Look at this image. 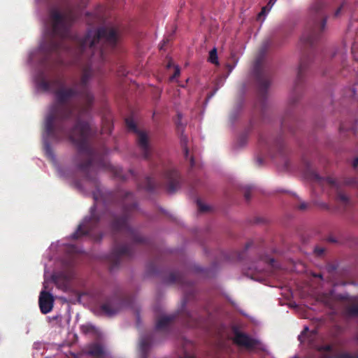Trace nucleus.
Returning a JSON list of instances; mask_svg holds the SVG:
<instances>
[{
    "mask_svg": "<svg viewBox=\"0 0 358 358\" xmlns=\"http://www.w3.org/2000/svg\"><path fill=\"white\" fill-rule=\"evenodd\" d=\"M119 38L115 29L111 27H104L90 30L80 42L83 50L89 49L94 57L103 55V45L114 46Z\"/></svg>",
    "mask_w": 358,
    "mask_h": 358,
    "instance_id": "nucleus-1",
    "label": "nucleus"
},
{
    "mask_svg": "<svg viewBox=\"0 0 358 358\" xmlns=\"http://www.w3.org/2000/svg\"><path fill=\"white\" fill-rule=\"evenodd\" d=\"M73 19L70 15H63L56 10L50 12V17L44 22L43 40H52L54 37L66 36Z\"/></svg>",
    "mask_w": 358,
    "mask_h": 358,
    "instance_id": "nucleus-2",
    "label": "nucleus"
},
{
    "mask_svg": "<svg viewBox=\"0 0 358 358\" xmlns=\"http://www.w3.org/2000/svg\"><path fill=\"white\" fill-rule=\"evenodd\" d=\"M64 108L61 106H52L50 108L45 120V132L43 134V141L44 144V150L47 157L56 166V159L51 149L50 138H55V135L53 130L55 119L57 117H62Z\"/></svg>",
    "mask_w": 358,
    "mask_h": 358,
    "instance_id": "nucleus-3",
    "label": "nucleus"
},
{
    "mask_svg": "<svg viewBox=\"0 0 358 358\" xmlns=\"http://www.w3.org/2000/svg\"><path fill=\"white\" fill-rule=\"evenodd\" d=\"M47 264L45 263V280L43 283V289L41 292L39 296V307L42 313L47 314L50 313L53 308L54 297L53 296L47 292L48 289L49 280L47 278Z\"/></svg>",
    "mask_w": 358,
    "mask_h": 358,
    "instance_id": "nucleus-4",
    "label": "nucleus"
},
{
    "mask_svg": "<svg viewBox=\"0 0 358 358\" xmlns=\"http://www.w3.org/2000/svg\"><path fill=\"white\" fill-rule=\"evenodd\" d=\"M126 124H127V126L128 128H129L130 129L133 130L134 131L138 133L137 141L138 143V145L141 147L142 150L144 152V153H143L144 157H147L148 148H149L147 134L144 132H140V131H137L135 122L132 119H131V118L127 119Z\"/></svg>",
    "mask_w": 358,
    "mask_h": 358,
    "instance_id": "nucleus-5",
    "label": "nucleus"
},
{
    "mask_svg": "<svg viewBox=\"0 0 358 358\" xmlns=\"http://www.w3.org/2000/svg\"><path fill=\"white\" fill-rule=\"evenodd\" d=\"M90 125L86 122L79 123L73 129L70 138L73 143L84 141L90 134Z\"/></svg>",
    "mask_w": 358,
    "mask_h": 358,
    "instance_id": "nucleus-6",
    "label": "nucleus"
},
{
    "mask_svg": "<svg viewBox=\"0 0 358 358\" xmlns=\"http://www.w3.org/2000/svg\"><path fill=\"white\" fill-rule=\"evenodd\" d=\"M234 341L237 345L243 346L248 349L255 348L259 343L257 340L253 339L246 334L239 332L237 329L234 331Z\"/></svg>",
    "mask_w": 358,
    "mask_h": 358,
    "instance_id": "nucleus-7",
    "label": "nucleus"
},
{
    "mask_svg": "<svg viewBox=\"0 0 358 358\" xmlns=\"http://www.w3.org/2000/svg\"><path fill=\"white\" fill-rule=\"evenodd\" d=\"M166 178L169 180V184L167 187L168 191L170 193H173L179 187L177 171L175 170H171L169 171L166 174Z\"/></svg>",
    "mask_w": 358,
    "mask_h": 358,
    "instance_id": "nucleus-8",
    "label": "nucleus"
},
{
    "mask_svg": "<svg viewBox=\"0 0 358 358\" xmlns=\"http://www.w3.org/2000/svg\"><path fill=\"white\" fill-rule=\"evenodd\" d=\"M86 353L96 358H102L106 354V351L103 346L94 344L89 347V350Z\"/></svg>",
    "mask_w": 358,
    "mask_h": 358,
    "instance_id": "nucleus-9",
    "label": "nucleus"
},
{
    "mask_svg": "<svg viewBox=\"0 0 358 358\" xmlns=\"http://www.w3.org/2000/svg\"><path fill=\"white\" fill-rule=\"evenodd\" d=\"M74 94V91L71 89H61L56 95L57 101L59 103H62L69 99Z\"/></svg>",
    "mask_w": 358,
    "mask_h": 358,
    "instance_id": "nucleus-10",
    "label": "nucleus"
},
{
    "mask_svg": "<svg viewBox=\"0 0 358 358\" xmlns=\"http://www.w3.org/2000/svg\"><path fill=\"white\" fill-rule=\"evenodd\" d=\"M91 220V218L85 217L83 222L78 227L77 231L71 235L73 238H78L81 234H84L85 231L83 229L86 227V224Z\"/></svg>",
    "mask_w": 358,
    "mask_h": 358,
    "instance_id": "nucleus-11",
    "label": "nucleus"
},
{
    "mask_svg": "<svg viewBox=\"0 0 358 358\" xmlns=\"http://www.w3.org/2000/svg\"><path fill=\"white\" fill-rule=\"evenodd\" d=\"M172 319L171 317H168L166 315H163L157 320L156 323V328L157 329H161L165 327L169 322V321Z\"/></svg>",
    "mask_w": 358,
    "mask_h": 358,
    "instance_id": "nucleus-12",
    "label": "nucleus"
},
{
    "mask_svg": "<svg viewBox=\"0 0 358 358\" xmlns=\"http://www.w3.org/2000/svg\"><path fill=\"white\" fill-rule=\"evenodd\" d=\"M101 310L103 312L109 317H111L115 315L117 312V309H115L111 307L110 304H104L101 306Z\"/></svg>",
    "mask_w": 358,
    "mask_h": 358,
    "instance_id": "nucleus-13",
    "label": "nucleus"
},
{
    "mask_svg": "<svg viewBox=\"0 0 358 358\" xmlns=\"http://www.w3.org/2000/svg\"><path fill=\"white\" fill-rule=\"evenodd\" d=\"M276 1L277 0H269L267 6L262 8L261 13H259V16H266L268 14V13L271 10V9L273 8Z\"/></svg>",
    "mask_w": 358,
    "mask_h": 358,
    "instance_id": "nucleus-14",
    "label": "nucleus"
},
{
    "mask_svg": "<svg viewBox=\"0 0 358 358\" xmlns=\"http://www.w3.org/2000/svg\"><path fill=\"white\" fill-rule=\"evenodd\" d=\"M209 61L211 63L215 64H218L217 50L215 48H214L213 50H211L209 52Z\"/></svg>",
    "mask_w": 358,
    "mask_h": 358,
    "instance_id": "nucleus-15",
    "label": "nucleus"
},
{
    "mask_svg": "<svg viewBox=\"0 0 358 358\" xmlns=\"http://www.w3.org/2000/svg\"><path fill=\"white\" fill-rule=\"evenodd\" d=\"M36 87L37 90L48 91L49 90L48 84L45 81L37 82L36 81Z\"/></svg>",
    "mask_w": 358,
    "mask_h": 358,
    "instance_id": "nucleus-16",
    "label": "nucleus"
},
{
    "mask_svg": "<svg viewBox=\"0 0 358 358\" xmlns=\"http://www.w3.org/2000/svg\"><path fill=\"white\" fill-rule=\"evenodd\" d=\"M196 203L199 210L201 212H207L210 209L209 206H208L206 203H203L201 200H197Z\"/></svg>",
    "mask_w": 358,
    "mask_h": 358,
    "instance_id": "nucleus-17",
    "label": "nucleus"
},
{
    "mask_svg": "<svg viewBox=\"0 0 358 358\" xmlns=\"http://www.w3.org/2000/svg\"><path fill=\"white\" fill-rule=\"evenodd\" d=\"M81 329L85 334H90L95 331V327L90 324L82 326Z\"/></svg>",
    "mask_w": 358,
    "mask_h": 358,
    "instance_id": "nucleus-18",
    "label": "nucleus"
},
{
    "mask_svg": "<svg viewBox=\"0 0 358 358\" xmlns=\"http://www.w3.org/2000/svg\"><path fill=\"white\" fill-rule=\"evenodd\" d=\"M322 7V3L320 1H316L313 3L310 7V9L313 12H317L320 10Z\"/></svg>",
    "mask_w": 358,
    "mask_h": 358,
    "instance_id": "nucleus-19",
    "label": "nucleus"
},
{
    "mask_svg": "<svg viewBox=\"0 0 358 358\" xmlns=\"http://www.w3.org/2000/svg\"><path fill=\"white\" fill-rule=\"evenodd\" d=\"M349 314L352 316L358 317V306H353L349 309Z\"/></svg>",
    "mask_w": 358,
    "mask_h": 358,
    "instance_id": "nucleus-20",
    "label": "nucleus"
},
{
    "mask_svg": "<svg viewBox=\"0 0 358 358\" xmlns=\"http://www.w3.org/2000/svg\"><path fill=\"white\" fill-rule=\"evenodd\" d=\"M55 47V45H52L51 44L50 46L48 47H46L45 45L44 44V42H41L40 43V46H39V50H50L52 49H53V48Z\"/></svg>",
    "mask_w": 358,
    "mask_h": 358,
    "instance_id": "nucleus-21",
    "label": "nucleus"
},
{
    "mask_svg": "<svg viewBox=\"0 0 358 358\" xmlns=\"http://www.w3.org/2000/svg\"><path fill=\"white\" fill-rule=\"evenodd\" d=\"M308 331V327H305L303 331L301 332V334L299 336V340L301 342H303V338L305 336V334Z\"/></svg>",
    "mask_w": 358,
    "mask_h": 358,
    "instance_id": "nucleus-22",
    "label": "nucleus"
},
{
    "mask_svg": "<svg viewBox=\"0 0 358 358\" xmlns=\"http://www.w3.org/2000/svg\"><path fill=\"white\" fill-rule=\"evenodd\" d=\"M327 358H352L351 356L345 354L338 355L334 357H327Z\"/></svg>",
    "mask_w": 358,
    "mask_h": 358,
    "instance_id": "nucleus-23",
    "label": "nucleus"
},
{
    "mask_svg": "<svg viewBox=\"0 0 358 358\" xmlns=\"http://www.w3.org/2000/svg\"><path fill=\"white\" fill-rule=\"evenodd\" d=\"M325 181L329 183V184H331V185H334L335 183V181L334 179L332 178H327L325 179Z\"/></svg>",
    "mask_w": 358,
    "mask_h": 358,
    "instance_id": "nucleus-24",
    "label": "nucleus"
},
{
    "mask_svg": "<svg viewBox=\"0 0 358 358\" xmlns=\"http://www.w3.org/2000/svg\"><path fill=\"white\" fill-rule=\"evenodd\" d=\"M139 347H140L141 350H142V351H145L146 349L145 345L143 341L141 342Z\"/></svg>",
    "mask_w": 358,
    "mask_h": 358,
    "instance_id": "nucleus-25",
    "label": "nucleus"
},
{
    "mask_svg": "<svg viewBox=\"0 0 358 358\" xmlns=\"http://www.w3.org/2000/svg\"><path fill=\"white\" fill-rule=\"evenodd\" d=\"M315 252L318 254V255H321L324 252V249L322 248H316L315 249Z\"/></svg>",
    "mask_w": 358,
    "mask_h": 358,
    "instance_id": "nucleus-26",
    "label": "nucleus"
},
{
    "mask_svg": "<svg viewBox=\"0 0 358 358\" xmlns=\"http://www.w3.org/2000/svg\"><path fill=\"white\" fill-rule=\"evenodd\" d=\"M339 198H340L341 200H342L343 201H345L348 200L347 196H345V195H343V194L339 195Z\"/></svg>",
    "mask_w": 358,
    "mask_h": 358,
    "instance_id": "nucleus-27",
    "label": "nucleus"
},
{
    "mask_svg": "<svg viewBox=\"0 0 358 358\" xmlns=\"http://www.w3.org/2000/svg\"><path fill=\"white\" fill-rule=\"evenodd\" d=\"M329 349H330V346H329V345H326V346H324V347H322V348H320L319 350H327V351H328Z\"/></svg>",
    "mask_w": 358,
    "mask_h": 358,
    "instance_id": "nucleus-28",
    "label": "nucleus"
},
{
    "mask_svg": "<svg viewBox=\"0 0 358 358\" xmlns=\"http://www.w3.org/2000/svg\"><path fill=\"white\" fill-rule=\"evenodd\" d=\"M52 280L55 283H58L59 282V277L53 276Z\"/></svg>",
    "mask_w": 358,
    "mask_h": 358,
    "instance_id": "nucleus-29",
    "label": "nucleus"
},
{
    "mask_svg": "<svg viewBox=\"0 0 358 358\" xmlns=\"http://www.w3.org/2000/svg\"><path fill=\"white\" fill-rule=\"evenodd\" d=\"M358 165V158H356L353 162V166L355 167Z\"/></svg>",
    "mask_w": 358,
    "mask_h": 358,
    "instance_id": "nucleus-30",
    "label": "nucleus"
},
{
    "mask_svg": "<svg viewBox=\"0 0 358 358\" xmlns=\"http://www.w3.org/2000/svg\"><path fill=\"white\" fill-rule=\"evenodd\" d=\"M56 248V245H55L54 243H52L50 247L49 248V250L51 251V250H55V248Z\"/></svg>",
    "mask_w": 358,
    "mask_h": 358,
    "instance_id": "nucleus-31",
    "label": "nucleus"
},
{
    "mask_svg": "<svg viewBox=\"0 0 358 358\" xmlns=\"http://www.w3.org/2000/svg\"><path fill=\"white\" fill-rule=\"evenodd\" d=\"M179 73H180V71H179L178 67L177 66L176 68V72H175V75L174 76H176L179 75Z\"/></svg>",
    "mask_w": 358,
    "mask_h": 358,
    "instance_id": "nucleus-32",
    "label": "nucleus"
},
{
    "mask_svg": "<svg viewBox=\"0 0 358 358\" xmlns=\"http://www.w3.org/2000/svg\"><path fill=\"white\" fill-rule=\"evenodd\" d=\"M306 208V205L305 203H301L300 206L301 209H305Z\"/></svg>",
    "mask_w": 358,
    "mask_h": 358,
    "instance_id": "nucleus-33",
    "label": "nucleus"
},
{
    "mask_svg": "<svg viewBox=\"0 0 358 358\" xmlns=\"http://www.w3.org/2000/svg\"><path fill=\"white\" fill-rule=\"evenodd\" d=\"M190 163H191L192 166H194V159L193 158L190 159Z\"/></svg>",
    "mask_w": 358,
    "mask_h": 358,
    "instance_id": "nucleus-34",
    "label": "nucleus"
},
{
    "mask_svg": "<svg viewBox=\"0 0 358 358\" xmlns=\"http://www.w3.org/2000/svg\"><path fill=\"white\" fill-rule=\"evenodd\" d=\"M57 171H58L59 174L62 176V173L60 169L59 168H57Z\"/></svg>",
    "mask_w": 358,
    "mask_h": 358,
    "instance_id": "nucleus-35",
    "label": "nucleus"
},
{
    "mask_svg": "<svg viewBox=\"0 0 358 358\" xmlns=\"http://www.w3.org/2000/svg\"><path fill=\"white\" fill-rule=\"evenodd\" d=\"M185 155H187V153H188V150L187 148L185 149Z\"/></svg>",
    "mask_w": 358,
    "mask_h": 358,
    "instance_id": "nucleus-36",
    "label": "nucleus"
},
{
    "mask_svg": "<svg viewBox=\"0 0 358 358\" xmlns=\"http://www.w3.org/2000/svg\"><path fill=\"white\" fill-rule=\"evenodd\" d=\"M316 276H317V277H318V278H322V275H321L320 274H319V275H317Z\"/></svg>",
    "mask_w": 358,
    "mask_h": 358,
    "instance_id": "nucleus-37",
    "label": "nucleus"
},
{
    "mask_svg": "<svg viewBox=\"0 0 358 358\" xmlns=\"http://www.w3.org/2000/svg\"><path fill=\"white\" fill-rule=\"evenodd\" d=\"M339 12H340V9H338V10H337V12L336 13V15H338Z\"/></svg>",
    "mask_w": 358,
    "mask_h": 358,
    "instance_id": "nucleus-38",
    "label": "nucleus"
},
{
    "mask_svg": "<svg viewBox=\"0 0 358 358\" xmlns=\"http://www.w3.org/2000/svg\"><path fill=\"white\" fill-rule=\"evenodd\" d=\"M233 69H234V67H231L230 69H229L230 71H231Z\"/></svg>",
    "mask_w": 358,
    "mask_h": 358,
    "instance_id": "nucleus-39",
    "label": "nucleus"
},
{
    "mask_svg": "<svg viewBox=\"0 0 358 358\" xmlns=\"http://www.w3.org/2000/svg\"><path fill=\"white\" fill-rule=\"evenodd\" d=\"M37 2H39L41 0H36Z\"/></svg>",
    "mask_w": 358,
    "mask_h": 358,
    "instance_id": "nucleus-40",
    "label": "nucleus"
},
{
    "mask_svg": "<svg viewBox=\"0 0 358 358\" xmlns=\"http://www.w3.org/2000/svg\"><path fill=\"white\" fill-rule=\"evenodd\" d=\"M294 358H296V357H294Z\"/></svg>",
    "mask_w": 358,
    "mask_h": 358,
    "instance_id": "nucleus-41",
    "label": "nucleus"
}]
</instances>
